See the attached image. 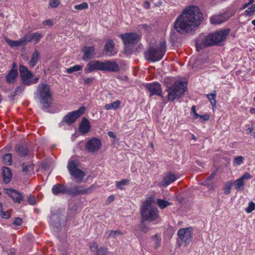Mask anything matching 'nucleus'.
Instances as JSON below:
<instances>
[{
    "mask_svg": "<svg viewBox=\"0 0 255 255\" xmlns=\"http://www.w3.org/2000/svg\"><path fill=\"white\" fill-rule=\"evenodd\" d=\"M37 96L42 109L45 110L50 106L52 101V93L50 86L46 84L41 83L37 87Z\"/></svg>",
    "mask_w": 255,
    "mask_h": 255,
    "instance_id": "3",
    "label": "nucleus"
},
{
    "mask_svg": "<svg viewBox=\"0 0 255 255\" xmlns=\"http://www.w3.org/2000/svg\"><path fill=\"white\" fill-rule=\"evenodd\" d=\"M1 175L3 182L5 183H8L12 178V172L10 168L7 166H3L1 168Z\"/></svg>",
    "mask_w": 255,
    "mask_h": 255,
    "instance_id": "26",
    "label": "nucleus"
},
{
    "mask_svg": "<svg viewBox=\"0 0 255 255\" xmlns=\"http://www.w3.org/2000/svg\"><path fill=\"white\" fill-rule=\"evenodd\" d=\"M98 70L117 73L120 71V67L119 64L114 61L106 60L103 62L93 60L89 62L84 69L85 73H90L94 71Z\"/></svg>",
    "mask_w": 255,
    "mask_h": 255,
    "instance_id": "2",
    "label": "nucleus"
},
{
    "mask_svg": "<svg viewBox=\"0 0 255 255\" xmlns=\"http://www.w3.org/2000/svg\"><path fill=\"white\" fill-rule=\"evenodd\" d=\"M216 96V92L215 91L213 93L208 94V100L210 101L211 104L212 106V109L214 111L216 108V100L215 97Z\"/></svg>",
    "mask_w": 255,
    "mask_h": 255,
    "instance_id": "38",
    "label": "nucleus"
},
{
    "mask_svg": "<svg viewBox=\"0 0 255 255\" xmlns=\"http://www.w3.org/2000/svg\"><path fill=\"white\" fill-rule=\"evenodd\" d=\"M14 152L20 157H25L30 155V150L27 145L23 143L16 144L14 148Z\"/></svg>",
    "mask_w": 255,
    "mask_h": 255,
    "instance_id": "19",
    "label": "nucleus"
},
{
    "mask_svg": "<svg viewBox=\"0 0 255 255\" xmlns=\"http://www.w3.org/2000/svg\"><path fill=\"white\" fill-rule=\"evenodd\" d=\"M252 177L251 174L248 172H246L240 178L237 179L233 182L235 188L237 191L243 190L244 189V180L251 179Z\"/></svg>",
    "mask_w": 255,
    "mask_h": 255,
    "instance_id": "22",
    "label": "nucleus"
},
{
    "mask_svg": "<svg viewBox=\"0 0 255 255\" xmlns=\"http://www.w3.org/2000/svg\"><path fill=\"white\" fill-rule=\"evenodd\" d=\"M230 32V28H225L208 35V46L220 45V43L225 40Z\"/></svg>",
    "mask_w": 255,
    "mask_h": 255,
    "instance_id": "10",
    "label": "nucleus"
},
{
    "mask_svg": "<svg viewBox=\"0 0 255 255\" xmlns=\"http://www.w3.org/2000/svg\"><path fill=\"white\" fill-rule=\"evenodd\" d=\"M92 186L88 188H85L83 185H76L73 187L68 188L67 195L74 197L89 194L92 192Z\"/></svg>",
    "mask_w": 255,
    "mask_h": 255,
    "instance_id": "14",
    "label": "nucleus"
},
{
    "mask_svg": "<svg viewBox=\"0 0 255 255\" xmlns=\"http://www.w3.org/2000/svg\"><path fill=\"white\" fill-rule=\"evenodd\" d=\"M179 177L176 174L171 172H168L164 176L162 180L159 182V185L162 187H167L175 181Z\"/></svg>",
    "mask_w": 255,
    "mask_h": 255,
    "instance_id": "20",
    "label": "nucleus"
},
{
    "mask_svg": "<svg viewBox=\"0 0 255 255\" xmlns=\"http://www.w3.org/2000/svg\"><path fill=\"white\" fill-rule=\"evenodd\" d=\"M166 51V42L162 41L160 43L159 46L157 48L151 46L145 53L144 56L146 60L155 62L162 59Z\"/></svg>",
    "mask_w": 255,
    "mask_h": 255,
    "instance_id": "4",
    "label": "nucleus"
},
{
    "mask_svg": "<svg viewBox=\"0 0 255 255\" xmlns=\"http://www.w3.org/2000/svg\"><path fill=\"white\" fill-rule=\"evenodd\" d=\"M4 191L5 193L15 203L20 204L24 200V197L19 191L11 188L4 189Z\"/></svg>",
    "mask_w": 255,
    "mask_h": 255,
    "instance_id": "18",
    "label": "nucleus"
},
{
    "mask_svg": "<svg viewBox=\"0 0 255 255\" xmlns=\"http://www.w3.org/2000/svg\"><path fill=\"white\" fill-rule=\"evenodd\" d=\"M203 15L197 6H191L185 8L174 22L175 29L180 34L191 31L200 25Z\"/></svg>",
    "mask_w": 255,
    "mask_h": 255,
    "instance_id": "1",
    "label": "nucleus"
},
{
    "mask_svg": "<svg viewBox=\"0 0 255 255\" xmlns=\"http://www.w3.org/2000/svg\"><path fill=\"white\" fill-rule=\"evenodd\" d=\"M86 108L84 106L80 107L77 110L68 113L63 118L60 123V126L64 123L67 125H71L79 118L84 112Z\"/></svg>",
    "mask_w": 255,
    "mask_h": 255,
    "instance_id": "13",
    "label": "nucleus"
},
{
    "mask_svg": "<svg viewBox=\"0 0 255 255\" xmlns=\"http://www.w3.org/2000/svg\"><path fill=\"white\" fill-rule=\"evenodd\" d=\"M233 185V182L232 181H229L226 183L223 188L224 193L225 194L228 195L231 193V189Z\"/></svg>",
    "mask_w": 255,
    "mask_h": 255,
    "instance_id": "39",
    "label": "nucleus"
},
{
    "mask_svg": "<svg viewBox=\"0 0 255 255\" xmlns=\"http://www.w3.org/2000/svg\"><path fill=\"white\" fill-rule=\"evenodd\" d=\"M40 58V54L39 52L35 50L32 53L31 60L29 61L28 64L30 68L34 67L38 62Z\"/></svg>",
    "mask_w": 255,
    "mask_h": 255,
    "instance_id": "33",
    "label": "nucleus"
},
{
    "mask_svg": "<svg viewBox=\"0 0 255 255\" xmlns=\"http://www.w3.org/2000/svg\"><path fill=\"white\" fill-rule=\"evenodd\" d=\"M244 159V157L242 155L237 156L233 160V164L239 166L243 163Z\"/></svg>",
    "mask_w": 255,
    "mask_h": 255,
    "instance_id": "42",
    "label": "nucleus"
},
{
    "mask_svg": "<svg viewBox=\"0 0 255 255\" xmlns=\"http://www.w3.org/2000/svg\"><path fill=\"white\" fill-rule=\"evenodd\" d=\"M255 11V4H253L252 6L247 9L245 11V15H252Z\"/></svg>",
    "mask_w": 255,
    "mask_h": 255,
    "instance_id": "47",
    "label": "nucleus"
},
{
    "mask_svg": "<svg viewBox=\"0 0 255 255\" xmlns=\"http://www.w3.org/2000/svg\"><path fill=\"white\" fill-rule=\"evenodd\" d=\"M140 27L145 30H148L149 29V26L148 25H147L146 24H141L140 25Z\"/></svg>",
    "mask_w": 255,
    "mask_h": 255,
    "instance_id": "62",
    "label": "nucleus"
},
{
    "mask_svg": "<svg viewBox=\"0 0 255 255\" xmlns=\"http://www.w3.org/2000/svg\"><path fill=\"white\" fill-rule=\"evenodd\" d=\"M129 181L128 179H122L120 181H117L116 183V186L117 189L123 190V186L128 183Z\"/></svg>",
    "mask_w": 255,
    "mask_h": 255,
    "instance_id": "41",
    "label": "nucleus"
},
{
    "mask_svg": "<svg viewBox=\"0 0 255 255\" xmlns=\"http://www.w3.org/2000/svg\"><path fill=\"white\" fill-rule=\"evenodd\" d=\"M102 141L97 137H92L89 139L85 145L86 150L89 153H95L101 148Z\"/></svg>",
    "mask_w": 255,
    "mask_h": 255,
    "instance_id": "15",
    "label": "nucleus"
},
{
    "mask_svg": "<svg viewBox=\"0 0 255 255\" xmlns=\"http://www.w3.org/2000/svg\"><path fill=\"white\" fill-rule=\"evenodd\" d=\"M27 201L29 204L34 205L36 203L35 198L33 196H29L28 198Z\"/></svg>",
    "mask_w": 255,
    "mask_h": 255,
    "instance_id": "54",
    "label": "nucleus"
},
{
    "mask_svg": "<svg viewBox=\"0 0 255 255\" xmlns=\"http://www.w3.org/2000/svg\"><path fill=\"white\" fill-rule=\"evenodd\" d=\"M145 88L150 92V96L157 95L162 98L163 96L162 93L161 85L157 82H153L149 83H146Z\"/></svg>",
    "mask_w": 255,
    "mask_h": 255,
    "instance_id": "16",
    "label": "nucleus"
},
{
    "mask_svg": "<svg viewBox=\"0 0 255 255\" xmlns=\"http://www.w3.org/2000/svg\"><path fill=\"white\" fill-rule=\"evenodd\" d=\"M114 199H115L114 196L110 195L108 197L107 200L109 202H111L113 201L114 200Z\"/></svg>",
    "mask_w": 255,
    "mask_h": 255,
    "instance_id": "61",
    "label": "nucleus"
},
{
    "mask_svg": "<svg viewBox=\"0 0 255 255\" xmlns=\"http://www.w3.org/2000/svg\"><path fill=\"white\" fill-rule=\"evenodd\" d=\"M187 83L186 82L177 81L174 82L166 90L168 93V100L172 101L181 98L187 90Z\"/></svg>",
    "mask_w": 255,
    "mask_h": 255,
    "instance_id": "6",
    "label": "nucleus"
},
{
    "mask_svg": "<svg viewBox=\"0 0 255 255\" xmlns=\"http://www.w3.org/2000/svg\"><path fill=\"white\" fill-rule=\"evenodd\" d=\"M216 187V183L214 182H212L211 183H208V189H213Z\"/></svg>",
    "mask_w": 255,
    "mask_h": 255,
    "instance_id": "57",
    "label": "nucleus"
},
{
    "mask_svg": "<svg viewBox=\"0 0 255 255\" xmlns=\"http://www.w3.org/2000/svg\"><path fill=\"white\" fill-rule=\"evenodd\" d=\"M141 218L143 221L153 222L159 217V211L157 208L151 206V201L146 200L141 208Z\"/></svg>",
    "mask_w": 255,
    "mask_h": 255,
    "instance_id": "7",
    "label": "nucleus"
},
{
    "mask_svg": "<svg viewBox=\"0 0 255 255\" xmlns=\"http://www.w3.org/2000/svg\"><path fill=\"white\" fill-rule=\"evenodd\" d=\"M20 166L22 172L26 175H29L34 171V164L32 162H22Z\"/></svg>",
    "mask_w": 255,
    "mask_h": 255,
    "instance_id": "29",
    "label": "nucleus"
},
{
    "mask_svg": "<svg viewBox=\"0 0 255 255\" xmlns=\"http://www.w3.org/2000/svg\"><path fill=\"white\" fill-rule=\"evenodd\" d=\"M82 52L84 54L82 57L83 60L87 61L94 58L95 54V48L93 46H85L82 49Z\"/></svg>",
    "mask_w": 255,
    "mask_h": 255,
    "instance_id": "21",
    "label": "nucleus"
},
{
    "mask_svg": "<svg viewBox=\"0 0 255 255\" xmlns=\"http://www.w3.org/2000/svg\"><path fill=\"white\" fill-rule=\"evenodd\" d=\"M67 189L65 185L61 183H57L54 185L51 189L52 194L57 196L59 194H67Z\"/></svg>",
    "mask_w": 255,
    "mask_h": 255,
    "instance_id": "25",
    "label": "nucleus"
},
{
    "mask_svg": "<svg viewBox=\"0 0 255 255\" xmlns=\"http://www.w3.org/2000/svg\"><path fill=\"white\" fill-rule=\"evenodd\" d=\"M156 247L155 248H157L160 245V241L158 239H157L156 241Z\"/></svg>",
    "mask_w": 255,
    "mask_h": 255,
    "instance_id": "63",
    "label": "nucleus"
},
{
    "mask_svg": "<svg viewBox=\"0 0 255 255\" xmlns=\"http://www.w3.org/2000/svg\"><path fill=\"white\" fill-rule=\"evenodd\" d=\"M43 24L44 25L52 26L53 24V21L51 19H46V20H45L43 22Z\"/></svg>",
    "mask_w": 255,
    "mask_h": 255,
    "instance_id": "55",
    "label": "nucleus"
},
{
    "mask_svg": "<svg viewBox=\"0 0 255 255\" xmlns=\"http://www.w3.org/2000/svg\"><path fill=\"white\" fill-rule=\"evenodd\" d=\"M2 162L3 164L7 166L11 165L12 163V154L10 153L4 154L2 156Z\"/></svg>",
    "mask_w": 255,
    "mask_h": 255,
    "instance_id": "34",
    "label": "nucleus"
},
{
    "mask_svg": "<svg viewBox=\"0 0 255 255\" xmlns=\"http://www.w3.org/2000/svg\"><path fill=\"white\" fill-rule=\"evenodd\" d=\"M0 216L2 218L5 219H8L10 217V214L9 212H7V211L4 212L2 210V212H0Z\"/></svg>",
    "mask_w": 255,
    "mask_h": 255,
    "instance_id": "52",
    "label": "nucleus"
},
{
    "mask_svg": "<svg viewBox=\"0 0 255 255\" xmlns=\"http://www.w3.org/2000/svg\"><path fill=\"white\" fill-rule=\"evenodd\" d=\"M49 4L51 7L56 8L60 4V0H49Z\"/></svg>",
    "mask_w": 255,
    "mask_h": 255,
    "instance_id": "48",
    "label": "nucleus"
},
{
    "mask_svg": "<svg viewBox=\"0 0 255 255\" xmlns=\"http://www.w3.org/2000/svg\"><path fill=\"white\" fill-rule=\"evenodd\" d=\"M124 47V53L130 54L131 52V46L136 44L140 40V36L136 32H127L120 35Z\"/></svg>",
    "mask_w": 255,
    "mask_h": 255,
    "instance_id": "8",
    "label": "nucleus"
},
{
    "mask_svg": "<svg viewBox=\"0 0 255 255\" xmlns=\"http://www.w3.org/2000/svg\"><path fill=\"white\" fill-rule=\"evenodd\" d=\"M22 220L19 217L15 218L13 222V224L15 226H19L21 225Z\"/></svg>",
    "mask_w": 255,
    "mask_h": 255,
    "instance_id": "53",
    "label": "nucleus"
},
{
    "mask_svg": "<svg viewBox=\"0 0 255 255\" xmlns=\"http://www.w3.org/2000/svg\"><path fill=\"white\" fill-rule=\"evenodd\" d=\"M25 87V85H20L18 86H17L14 91V95L16 96L19 94H20L22 93V92L24 90Z\"/></svg>",
    "mask_w": 255,
    "mask_h": 255,
    "instance_id": "44",
    "label": "nucleus"
},
{
    "mask_svg": "<svg viewBox=\"0 0 255 255\" xmlns=\"http://www.w3.org/2000/svg\"><path fill=\"white\" fill-rule=\"evenodd\" d=\"M82 69V66L79 65H75L72 67H70L66 69L67 72L71 74L74 72L80 71Z\"/></svg>",
    "mask_w": 255,
    "mask_h": 255,
    "instance_id": "40",
    "label": "nucleus"
},
{
    "mask_svg": "<svg viewBox=\"0 0 255 255\" xmlns=\"http://www.w3.org/2000/svg\"><path fill=\"white\" fill-rule=\"evenodd\" d=\"M18 76V72L13 70H10L6 76L5 80L6 83L8 84H13L14 83L16 78Z\"/></svg>",
    "mask_w": 255,
    "mask_h": 255,
    "instance_id": "32",
    "label": "nucleus"
},
{
    "mask_svg": "<svg viewBox=\"0 0 255 255\" xmlns=\"http://www.w3.org/2000/svg\"><path fill=\"white\" fill-rule=\"evenodd\" d=\"M187 83L186 82L177 81L174 82L166 90L168 93V100L172 101L181 98L187 90Z\"/></svg>",
    "mask_w": 255,
    "mask_h": 255,
    "instance_id": "5",
    "label": "nucleus"
},
{
    "mask_svg": "<svg viewBox=\"0 0 255 255\" xmlns=\"http://www.w3.org/2000/svg\"><path fill=\"white\" fill-rule=\"evenodd\" d=\"M231 16L228 12L214 14L210 18V23L213 25L221 24L228 20Z\"/></svg>",
    "mask_w": 255,
    "mask_h": 255,
    "instance_id": "17",
    "label": "nucleus"
},
{
    "mask_svg": "<svg viewBox=\"0 0 255 255\" xmlns=\"http://www.w3.org/2000/svg\"><path fill=\"white\" fill-rule=\"evenodd\" d=\"M10 70H13L16 72H17V64L15 62H13L12 65V67Z\"/></svg>",
    "mask_w": 255,
    "mask_h": 255,
    "instance_id": "60",
    "label": "nucleus"
},
{
    "mask_svg": "<svg viewBox=\"0 0 255 255\" xmlns=\"http://www.w3.org/2000/svg\"><path fill=\"white\" fill-rule=\"evenodd\" d=\"M94 77H91L88 78H85L84 79V83L86 85H88L92 84L94 81Z\"/></svg>",
    "mask_w": 255,
    "mask_h": 255,
    "instance_id": "50",
    "label": "nucleus"
},
{
    "mask_svg": "<svg viewBox=\"0 0 255 255\" xmlns=\"http://www.w3.org/2000/svg\"><path fill=\"white\" fill-rule=\"evenodd\" d=\"M78 162L77 160H69L67 169L74 181L77 183H81L86 176V173L84 171L78 168Z\"/></svg>",
    "mask_w": 255,
    "mask_h": 255,
    "instance_id": "9",
    "label": "nucleus"
},
{
    "mask_svg": "<svg viewBox=\"0 0 255 255\" xmlns=\"http://www.w3.org/2000/svg\"><path fill=\"white\" fill-rule=\"evenodd\" d=\"M195 66L198 69H205L207 66V61L206 57H202L200 55L195 62Z\"/></svg>",
    "mask_w": 255,
    "mask_h": 255,
    "instance_id": "31",
    "label": "nucleus"
},
{
    "mask_svg": "<svg viewBox=\"0 0 255 255\" xmlns=\"http://www.w3.org/2000/svg\"><path fill=\"white\" fill-rule=\"evenodd\" d=\"M5 42L11 47H18L20 46L21 45H26V42L24 39V37L23 36L22 38L18 40H12L8 39L7 37H5L4 38Z\"/></svg>",
    "mask_w": 255,
    "mask_h": 255,
    "instance_id": "30",
    "label": "nucleus"
},
{
    "mask_svg": "<svg viewBox=\"0 0 255 255\" xmlns=\"http://www.w3.org/2000/svg\"><path fill=\"white\" fill-rule=\"evenodd\" d=\"M156 204L161 209H163L171 204L169 201L161 199H157Z\"/></svg>",
    "mask_w": 255,
    "mask_h": 255,
    "instance_id": "37",
    "label": "nucleus"
},
{
    "mask_svg": "<svg viewBox=\"0 0 255 255\" xmlns=\"http://www.w3.org/2000/svg\"><path fill=\"white\" fill-rule=\"evenodd\" d=\"M144 222L145 221H143L142 219H141L140 225V228L142 232L145 233L147 232V231H148V228L146 226Z\"/></svg>",
    "mask_w": 255,
    "mask_h": 255,
    "instance_id": "49",
    "label": "nucleus"
},
{
    "mask_svg": "<svg viewBox=\"0 0 255 255\" xmlns=\"http://www.w3.org/2000/svg\"><path fill=\"white\" fill-rule=\"evenodd\" d=\"M106 234L107 235V239L110 238L117 239L118 236L123 235V233L120 230H111L106 232Z\"/></svg>",
    "mask_w": 255,
    "mask_h": 255,
    "instance_id": "35",
    "label": "nucleus"
},
{
    "mask_svg": "<svg viewBox=\"0 0 255 255\" xmlns=\"http://www.w3.org/2000/svg\"><path fill=\"white\" fill-rule=\"evenodd\" d=\"M108 249L105 247H101L99 249V252L96 255H107Z\"/></svg>",
    "mask_w": 255,
    "mask_h": 255,
    "instance_id": "51",
    "label": "nucleus"
},
{
    "mask_svg": "<svg viewBox=\"0 0 255 255\" xmlns=\"http://www.w3.org/2000/svg\"><path fill=\"white\" fill-rule=\"evenodd\" d=\"M120 104H121V102L119 100H117L113 103L106 104L105 106V108L107 110H111V109L116 110L118 108H119V107L120 106Z\"/></svg>",
    "mask_w": 255,
    "mask_h": 255,
    "instance_id": "36",
    "label": "nucleus"
},
{
    "mask_svg": "<svg viewBox=\"0 0 255 255\" xmlns=\"http://www.w3.org/2000/svg\"><path fill=\"white\" fill-rule=\"evenodd\" d=\"M196 48L198 52L207 46V35L201 34L196 42Z\"/></svg>",
    "mask_w": 255,
    "mask_h": 255,
    "instance_id": "24",
    "label": "nucleus"
},
{
    "mask_svg": "<svg viewBox=\"0 0 255 255\" xmlns=\"http://www.w3.org/2000/svg\"><path fill=\"white\" fill-rule=\"evenodd\" d=\"M115 43L112 39H108L105 45L104 52L106 55L112 56H114L117 52L115 50Z\"/></svg>",
    "mask_w": 255,
    "mask_h": 255,
    "instance_id": "23",
    "label": "nucleus"
},
{
    "mask_svg": "<svg viewBox=\"0 0 255 255\" xmlns=\"http://www.w3.org/2000/svg\"><path fill=\"white\" fill-rule=\"evenodd\" d=\"M91 128V125L89 120L84 117L79 125V131L82 134H87L88 133Z\"/></svg>",
    "mask_w": 255,
    "mask_h": 255,
    "instance_id": "27",
    "label": "nucleus"
},
{
    "mask_svg": "<svg viewBox=\"0 0 255 255\" xmlns=\"http://www.w3.org/2000/svg\"><path fill=\"white\" fill-rule=\"evenodd\" d=\"M192 228L188 227L186 228H182L178 230L177 235L178 239L177 240L179 246L182 245L187 246L192 240Z\"/></svg>",
    "mask_w": 255,
    "mask_h": 255,
    "instance_id": "12",
    "label": "nucleus"
},
{
    "mask_svg": "<svg viewBox=\"0 0 255 255\" xmlns=\"http://www.w3.org/2000/svg\"><path fill=\"white\" fill-rule=\"evenodd\" d=\"M88 7V4L86 2H83L79 4L74 6V8L77 10H82L87 9Z\"/></svg>",
    "mask_w": 255,
    "mask_h": 255,
    "instance_id": "45",
    "label": "nucleus"
},
{
    "mask_svg": "<svg viewBox=\"0 0 255 255\" xmlns=\"http://www.w3.org/2000/svg\"><path fill=\"white\" fill-rule=\"evenodd\" d=\"M108 135L111 138H112L114 139H115L116 138V135H115L113 131H109L108 132Z\"/></svg>",
    "mask_w": 255,
    "mask_h": 255,
    "instance_id": "59",
    "label": "nucleus"
},
{
    "mask_svg": "<svg viewBox=\"0 0 255 255\" xmlns=\"http://www.w3.org/2000/svg\"><path fill=\"white\" fill-rule=\"evenodd\" d=\"M24 39L25 40L26 44H27L28 42H30L32 41L34 42L35 43H37L40 40L42 35L40 34L38 32H34L30 35L25 34L24 36Z\"/></svg>",
    "mask_w": 255,
    "mask_h": 255,
    "instance_id": "28",
    "label": "nucleus"
},
{
    "mask_svg": "<svg viewBox=\"0 0 255 255\" xmlns=\"http://www.w3.org/2000/svg\"><path fill=\"white\" fill-rule=\"evenodd\" d=\"M19 70L22 82L24 85L30 86L38 82L39 78L38 77L31 80L34 75L26 66L22 65H19Z\"/></svg>",
    "mask_w": 255,
    "mask_h": 255,
    "instance_id": "11",
    "label": "nucleus"
},
{
    "mask_svg": "<svg viewBox=\"0 0 255 255\" xmlns=\"http://www.w3.org/2000/svg\"><path fill=\"white\" fill-rule=\"evenodd\" d=\"M217 174V172L216 171H213V173L211 174L210 176L208 177V181L213 179Z\"/></svg>",
    "mask_w": 255,
    "mask_h": 255,
    "instance_id": "58",
    "label": "nucleus"
},
{
    "mask_svg": "<svg viewBox=\"0 0 255 255\" xmlns=\"http://www.w3.org/2000/svg\"><path fill=\"white\" fill-rule=\"evenodd\" d=\"M90 248L92 252H96L97 254L99 252L98 244L95 241H93L90 244Z\"/></svg>",
    "mask_w": 255,
    "mask_h": 255,
    "instance_id": "43",
    "label": "nucleus"
},
{
    "mask_svg": "<svg viewBox=\"0 0 255 255\" xmlns=\"http://www.w3.org/2000/svg\"><path fill=\"white\" fill-rule=\"evenodd\" d=\"M255 210V203L252 201L250 202L249 204L248 207L246 209V211L247 213H250Z\"/></svg>",
    "mask_w": 255,
    "mask_h": 255,
    "instance_id": "46",
    "label": "nucleus"
},
{
    "mask_svg": "<svg viewBox=\"0 0 255 255\" xmlns=\"http://www.w3.org/2000/svg\"><path fill=\"white\" fill-rule=\"evenodd\" d=\"M150 5V3L147 0L145 1L144 2V3H143V6L144 8H145L146 9H148L149 8Z\"/></svg>",
    "mask_w": 255,
    "mask_h": 255,
    "instance_id": "56",
    "label": "nucleus"
},
{
    "mask_svg": "<svg viewBox=\"0 0 255 255\" xmlns=\"http://www.w3.org/2000/svg\"><path fill=\"white\" fill-rule=\"evenodd\" d=\"M191 114L195 113L196 111V107L195 106H193L191 108Z\"/></svg>",
    "mask_w": 255,
    "mask_h": 255,
    "instance_id": "64",
    "label": "nucleus"
}]
</instances>
